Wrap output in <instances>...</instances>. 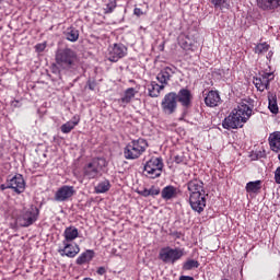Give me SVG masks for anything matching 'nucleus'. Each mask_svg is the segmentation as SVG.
I'll list each match as a JSON object with an SVG mask.
<instances>
[{
  "mask_svg": "<svg viewBox=\"0 0 280 280\" xmlns=\"http://www.w3.org/2000/svg\"><path fill=\"white\" fill-rule=\"evenodd\" d=\"M253 115V108H250V102L248 100H242L237 107L232 110V113L223 120V128L225 130H236L237 128H243L250 116Z\"/></svg>",
  "mask_w": 280,
  "mask_h": 280,
  "instance_id": "1",
  "label": "nucleus"
},
{
  "mask_svg": "<svg viewBox=\"0 0 280 280\" xmlns=\"http://www.w3.org/2000/svg\"><path fill=\"white\" fill-rule=\"evenodd\" d=\"M56 62L60 69H75L78 65V55L71 48L59 50L56 55Z\"/></svg>",
  "mask_w": 280,
  "mask_h": 280,
  "instance_id": "2",
  "label": "nucleus"
},
{
  "mask_svg": "<svg viewBox=\"0 0 280 280\" xmlns=\"http://www.w3.org/2000/svg\"><path fill=\"white\" fill-rule=\"evenodd\" d=\"M145 150H148V141L143 138H139L138 140H132L126 145L124 149V155L128 161H132L135 159H139Z\"/></svg>",
  "mask_w": 280,
  "mask_h": 280,
  "instance_id": "3",
  "label": "nucleus"
},
{
  "mask_svg": "<svg viewBox=\"0 0 280 280\" xmlns=\"http://www.w3.org/2000/svg\"><path fill=\"white\" fill-rule=\"evenodd\" d=\"M106 167V160L104 159H95L90 162L83 168V176L89 180L93 178H100L102 176V171Z\"/></svg>",
  "mask_w": 280,
  "mask_h": 280,
  "instance_id": "4",
  "label": "nucleus"
},
{
  "mask_svg": "<svg viewBox=\"0 0 280 280\" xmlns=\"http://www.w3.org/2000/svg\"><path fill=\"white\" fill-rule=\"evenodd\" d=\"M163 172V159L152 158L144 164L143 174L147 178H159Z\"/></svg>",
  "mask_w": 280,
  "mask_h": 280,
  "instance_id": "5",
  "label": "nucleus"
},
{
  "mask_svg": "<svg viewBox=\"0 0 280 280\" xmlns=\"http://www.w3.org/2000/svg\"><path fill=\"white\" fill-rule=\"evenodd\" d=\"M185 255V249L183 248H172L170 246L163 247L160 250V259L164 264H176L178 259H182V257Z\"/></svg>",
  "mask_w": 280,
  "mask_h": 280,
  "instance_id": "6",
  "label": "nucleus"
},
{
  "mask_svg": "<svg viewBox=\"0 0 280 280\" xmlns=\"http://www.w3.org/2000/svg\"><path fill=\"white\" fill-rule=\"evenodd\" d=\"M40 211L36 206H31L28 209H24L20 217L18 218L16 222L20 226H32L36 220H38V214Z\"/></svg>",
  "mask_w": 280,
  "mask_h": 280,
  "instance_id": "7",
  "label": "nucleus"
},
{
  "mask_svg": "<svg viewBox=\"0 0 280 280\" xmlns=\"http://www.w3.org/2000/svg\"><path fill=\"white\" fill-rule=\"evenodd\" d=\"M177 100L178 95L176 94V92H170L164 96L161 106L165 115H174V113H176V108L178 106Z\"/></svg>",
  "mask_w": 280,
  "mask_h": 280,
  "instance_id": "8",
  "label": "nucleus"
},
{
  "mask_svg": "<svg viewBox=\"0 0 280 280\" xmlns=\"http://www.w3.org/2000/svg\"><path fill=\"white\" fill-rule=\"evenodd\" d=\"M275 80V73L272 72H262L258 77H255L253 82L257 91L264 92L270 89V82Z\"/></svg>",
  "mask_w": 280,
  "mask_h": 280,
  "instance_id": "9",
  "label": "nucleus"
},
{
  "mask_svg": "<svg viewBox=\"0 0 280 280\" xmlns=\"http://www.w3.org/2000/svg\"><path fill=\"white\" fill-rule=\"evenodd\" d=\"M128 54V48L122 44H114L108 47L107 59L110 62H118Z\"/></svg>",
  "mask_w": 280,
  "mask_h": 280,
  "instance_id": "10",
  "label": "nucleus"
},
{
  "mask_svg": "<svg viewBox=\"0 0 280 280\" xmlns=\"http://www.w3.org/2000/svg\"><path fill=\"white\" fill-rule=\"evenodd\" d=\"M189 205L192 211H196L197 213H202V211H205V208L207 207V197H205V194L190 195Z\"/></svg>",
  "mask_w": 280,
  "mask_h": 280,
  "instance_id": "11",
  "label": "nucleus"
},
{
  "mask_svg": "<svg viewBox=\"0 0 280 280\" xmlns=\"http://www.w3.org/2000/svg\"><path fill=\"white\" fill-rule=\"evenodd\" d=\"M7 188L13 189L15 194H23V191H25V179L23 178V175L18 174L12 178L8 179Z\"/></svg>",
  "mask_w": 280,
  "mask_h": 280,
  "instance_id": "12",
  "label": "nucleus"
},
{
  "mask_svg": "<svg viewBox=\"0 0 280 280\" xmlns=\"http://www.w3.org/2000/svg\"><path fill=\"white\" fill-rule=\"evenodd\" d=\"M75 188L73 186H61L55 194V200L57 202H67L70 198H73Z\"/></svg>",
  "mask_w": 280,
  "mask_h": 280,
  "instance_id": "13",
  "label": "nucleus"
},
{
  "mask_svg": "<svg viewBox=\"0 0 280 280\" xmlns=\"http://www.w3.org/2000/svg\"><path fill=\"white\" fill-rule=\"evenodd\" d=\"M176 73L175 67H164L156 75L158 82L163 86H167L168 82L172 80V77Z\"/></svg>",
  "mask_w": 280,
  "mask_h": 280,
  "instance_id": "14",
  "label": "nucleus"
},
{
  "mask_svg": "<svg viewBox=\"0 0 280 280\" xmlns=\"http://www.w3.org/2000/svg\"><path fill=\"white\" fill-rule=\"evenodd\" d=\"M63 248H59L58 253L61 257H70L73 258L75 255L80 253V246L78 244H71L67 242H62Z\"/></svg>",
  "mask_w": 280,
  "mask_h": 280,
  "instance_id": "15",
  "label": "nucleus"
},
{
  "mask_svg": "<svg viewBox=\"0 0 280 280\" xmlns=\"http://www.w3.org/2000/svg\"><path fill=\"white\" fill-rule=\"evenodd\" d=\"M187 189L189 191V196H194L195 194H205V183L200 179H192L187 183Z\"/></svg>",
  "mask_w": 280,
  "mask_h": 280,
  "instance_id": "16",
  "label": "nucleus"
},
{
  "mask_svg": "<svg viewBox=\"0 0 280 280\" xmlns=\"http://www.w3.org/2000/svg\"><path fill=\"white\" fill-rule=\"evenodd\" d=\"M177 95V102L182 104L185 108H189L191 106V92L187 89H182L176 94Z\"/></svg>",
  "mask_w": 280,
  "mask_h": 280,
  "instance_id": "17",
  "label": "nucleus"
},
{
  "mask_svg": "<svg viewBox=\"0 0 280 280\" xmlns=\"http://www.w3.org/2000/svg\"><path fill=\"white\" fill-rule=\"evenodd\" d=\"M222 100L220 98L218 91H210L205 97V103L210 108H215V106H219Z\"/></svg>",
  "mask_w": 280,
  "mask_h": 280,
  "instance_id": "18",
  "label": "nucleus"
},
{
  "mask_svg": "<svg viewBox=\"0 0 280 280\" xmlns=\"http://www.w3.org/2000/svg\"><path fill=\"white\" fill-rule=\"evenodd\" d=\"M256 3L261 10H277V8H280V0H256Z\"/></svg>",
  "mask_w": 280,
  "mask_h": 280,
  "instance_id": "19",
  "label": "nucleus"
},
{
  "mask_svg": "<svg viewBox=\"0 0 280 280\" xmlns=\"http://www.w3.org/2000/svg\"><path fill=\"white\" fill-rule=\"evenodd\" d=\"M270 150L272 152H280V131H275L268 138Z\"/></svg>",
  "mask_w": 280,
  "mask_h": 280,
  "instance_id": "20",
  "label": "nucleus"
},
{
  "mask_svg": "<svg viewBox=\"0 0 280 280\" xmlns=\"http://www.w3.org/2000/svg\"><path fill=\"white\" fill-rule=\"evenodd\" d=\"M93 257H95V252H93V249H88L77 258L75 264L78 266H84V264L92 261Z\"/></svg>",
  "mask_w": 280,
  "mask_h": 280,
  "instance_id": "21",
  "label": "nucleus"
},
{
  "mask_svg": "<svg viewBox=\"0 0 280 280\" xmlns=\"http://www.w3.org/2000/svg\"><path fill=\"white\" fill-rule=\"evenodd\" d=\"M148 93L150 97H159L161 95V91L165 89V85H159L156 81H152L148 86Z\"/></svg>",
  "mask_w": 280,
  "mask_h": 280,
  "instance_id": "22",
  "label": "nucleus"
},
{
  "mask_svg": "<svg viewBox=\"0 0 280 280\" xmlns=\"http://www.w3.org/2000/svg\"><path fill=\"white\" fill-rule=\"evenodd\" d=\"M161 196L163 200H172V198H176L178 196V188L174 186H165L161 191Z\"/></svg>",
  "mask_w": 280,
  "mask_h": 280,
  "instance_id": "23",
  "label": "nucleus"
},
{
  "mask_svg": "<svg viewBox=\"0 0 280 280\" xmlns=\"http://www.w3.org/2000/svg\"><path fill=\"white\" fill-rule=\"evenodd\" d=\"M80 124V116H74L72 120L67 121L61 126V132L63 135H69L73 128H75Z\"/></svg>",
  "mask_w": 280,
  "mask_h": 280,
  "instance_id": "24",
  "label": "nucleus"
},
{
  "mask_svg": "<svg viewBox=\"0 0 280 280\" xmlns=\"http://www.w3.org/2000/svg\"><path fill=\"white\" fill-rule=\"evenodd\" d=\"M78 235H79L78 228L75 226L67 228L63 232V236H65L63 242L70 244V242H73V240H77Z\"/></svg>",
  "mask_w": 280,
  "mask_h": 280,
  "instance_id": "25",
  "label": "nucleus"
},
{
  "mask_svg": "<svg viewBox=\"0 0 280 280\" xmlns=\"http://www.w3.org/2000/svg\"><path fill=\"white\" fill-rule=\"evenodd\" d=\"M268 108L272 115L279 114V105L277 104V95L273 93H268Z\"/></svg>",
  "mask_w": 280,
  "mask_h": 280,
  "instance_id": "26",
  "label": "nucleus"
},
{
  "mask_svg": "<svg viewBox=\"0 0 280 280\" xmlns=\"http://www.w3.org/2000/svg\"><path fill=\"white\" fill-rule=\"evenodd\" d=\"M137 95V91L135 88H129L125 91L124 97H121L122 104H130L132 102L133 97Z\"/></svg>",
  "mask_w": 280,
  "mask_h": 280,
  "instance_id": "27",
  "label": "nucleus"
},
{
  "mask_svg": "<svg viewBox=\"0 0 280 280\" xmlns=\"http://www.w3.org/2000/svg\"><path fill=\"white\" fill-rule=\"evenodd\" d=\"M261 189V180L249 182L246 184V191L248 194H257Z\"/></svg>",
  "mask_w": 280,
  "mask_h": 280,
  "instance_id": "28",
  "label": "nucleus"
},
{
  "mask_svg": "<svg viewBox=\"0 0 280 280\" xmlns=\"http://www.w3.org/2000/svg\"><path fill=\"white\" fill-rule=\"evenodd\" d=\"M94 189H95V194H106V191L110 189V182H108V179H105L98 183Z\"/></svg>",
  "mask_w": 280,
  "mask_h": 280,
  "instance_id": "29",
  "label": "nucleus"
},
{
  "mask_svg": "<svg viewBox=\"0 0 280 280\" xmlns=\"http://www.w3.org/2000/svg\"><path fill=\"white\" fill-rule=\"evenodd\" d=\"M67 40H70L71 43H75L78 38H80V32L75 28H69L66 33Z\"/></svg>",
  "mask_w": 280,
  "mask_h": 280,
  "instance_id": "30",
  "label": "nucleus"
},
{
  "mask_svg": "<svg viewBox=\"0 0 280 280\" xmlns=\"http://www.w3.org/2000/svg\"><path fill=\"white\" fill-rule=\"evenodd\" d=\"M270 49V45L268 43H260L256 45L254 48L255 54L261 55V54H267V51Z\"/></svg>",
  "mask_w": 280,
  "mask_h": 280,
  "instance_id": "31",
  "label": "nucleus"
},
{
  "mask_svg": "<svg viewBox=\"0 0 280 280\" xmlns=\"http://www.w3.org/2000/svg\"><path fill=\"white\" fill-rule=\"evenodd\" d=\"M115 8H117V0H108L104 9L105 14H112V12H115Z\"/></svg>",
  "mask_w": 280,
  "mask_h": 280,
  "instance_id": "32",
  "label": "nucleus"
},
{
  "mask_svg": "<svg viewBox=\"0 0 280 280\" xmlns=\"http://www.w3.org/2000/svg\"><path fill=\"white\" fill-rule=\"evenodd\" d=\"M198 266H200V262H198L197 260H194V259H189L184 264L183 269L184 270H194V268H198Z\"/></svg>",
  "mask_w": 280,
  "mask_h": 280,
  "instance_id": "33",
  "label": "nucleus"
},
{
  "mask_svg": "<svg viewBox=\"0 0 280 280\" xmlns=\"http://www.w3.org/2000/svg\"><path fill=\"white\" fill-rule=\"evenodd\" d=\"M174 163L177 165H185L187 163V158L185 156V153H179L174 156Z\"/></svg>",
  "mask_w": 280,
  "mask_h": 280,
  "instance_id": "34",
  "label": "nucleus"
},
{
  "mask_svg": "<svg viewBox=\"0 0 280 280\" xmlns=\"http://www.w3.org/2000/svg\"><path fill=\"white\" fill-rule=\"evenodd\" d=\"M159 194H161V189H159L158 187L152 186L149 189V196H159Z\"/></svg>",
  "mask_w": 280,
  "mask_h": 280,
  "instance_id": "35",
  "label": "nucleus"
},
{
  "mask_svg": "<svg viewBox=\"0 0 280 280\" xmlns=\"http://www.w3.org/2000/svg\"><path fill=\"white\" fill-rule=\"evenodd\" d=\"M275 180L277 185H280V166H278L275 171Z\"/></svg>",
  "mask_w": 280,
  "mask_h": 280,
  "instance_id": "36",
  "label": "nucleus"
},
{
  "mask_svg": "<svg viewBox=\"0 0 280 280\" xmlns=\"http://www.w3.org/2000/svg\"><path fill=\"white\" fill-rule=\"evenodd\" d=\"M211 3H213L214 8H222L224 0H211Z\"/></svg>",
  "mask_w": 280,
  "mask_h": 280,
  "instance_id": "37",
  "label": "nucleus"
},
{
  "mask_svg": "<svg viewBox=\"0 0 280 280\" xmlns=\"http://www.w3.org/2000/svg\"><path fill=\"white\" fill-rule=\"evenodd\" d=\"M138 194H139L140 196H143L144 198H148V196H150V189L144 188V189H142V190H139Z\"/></svg>",
  "mask_w": 280,
  "mask_h": 280,
  "instance_id": "38",
  "label": "nucleus"
},
{
  "mask_svg": "<svg viewBox=\"0 0 280 280\" xmlns=\"http://www.w3.org/2000/svg\"><path fill=\"white\" fill-rule=\"evenodd\" d=\"M46 47H47L46 44H37V45L35 46V49H36V51L40 52V51H45V48H46Z\"/></svg>",
  "mask_w": 280,
  "mask_h": 280,
  "instance_id": "39",
  "label": "nucleus"
},
{
  "mask_svg": "<svg viewBox=\"0 0 280 280\" xmlns=\"http://www.w3.org/2000/svg\"><path fill=\"white\" fill-rule=\"evenodd\" d=\"M172 237H174V240H180L183 238V234L180 232H172L171 233Z\"/></svg>",
  "mask_w": 280,
  "mask_h": 280,
  "instance_id": "40",
  "label": "nucleus"
},
{
  "mask_svg": "<svg viewBox=\"0 0 280 280\" xmlns=\"http://www.w3.org/2000/svg\"><path fill=\"white\" fill-rule=\"evenodd\" d=\"M97 275H100L101 277L104 276V273L106 272V267H98L96 270Z\"/></svg>",
  "mask_w": 280,
  "mask_h": 280,
  "instance_id": "41",
  "label": "nucleus"
},
{
  "mask_svg": "<svg viewBox=\"0 0 280 280\" xmlns=\"http://www.w3.org/2000/svg\"><path fill=\"white\" fill-rule=\"evenodd\" d=\"M133 13L136 14V16H143V11H141V9H139V8H136L133 10Z\"/></svg>",
  "mask_w": 280,
  "mask_h": 280,
  "instance_id": "42",
  "label": "nucleus"
},
{
  "mask_svg": "<svg viewBox=\"0 0 280 280\" xmlns=\"http://www.w3.org/2000/svg\"><path fill=\"white\" fill-rule=\"evenodd\" d=\"M88 86L90 91H95V82L94 81H88Z\"/></svg>",
  "mask_w": 280,
  "mask_h": 280,
  "instance_id": "43",
  "label": "nucleus"
},
{
  "mask_svg": "<svg viewBox=\"0 0 280 280\" xmlns=\"http://www.w3.org/2000/svg\"><path fill=\"white\" fill-rule=\"evenodd\" d=\"M179 280H195L191 276H180Z\"/></svg>",
  "mask_w": 280,
  "mask_h": 280,
  "instance_id": "44",
  "label": "nucleus"
},
{
  "mask_svg": "<svg viewBox=\"0 0 280 280\" xmlns=\"http://www.w3.org/2000/svg\"><path fill=\"white\" fill-rule=\"evenodd\" d=\"M1 189H8V186L1 185Z\"/></svg>",
  "mask_w": 280,
  "mask_h": 280,
  "instance_id": "45",
  "label": "nucleus"
}]
</instances>
